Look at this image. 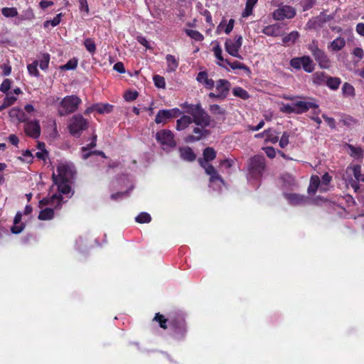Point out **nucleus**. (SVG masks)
Segmentation results:
<instances>
[{
  "mask_svg": "<svg viewBox=\"0 0 364 364\" xmlns=\"http://www.w3.org/2000/svg\"><path fill=\"white\" fill-rule=\"evenodd\" d=\"M225 50L232 56L236 57L238 58H242L241 55L239 54V47L236 46L234 41L230 38L227 39L225 43Z\"/></svg>",
  "mask_w": 364,
  "mask_h": 364,
  "instance_id": "nucleus-23",
  "label": "nucleus"
},
{
  "mask_svg": "<svg viewBox=\"0 0 364 364\" xmlns=\"http://www.w3.org/2000/svg\"><path fill=\"white\" fill-rule=\"evenodd\" d=\"M26 133L34 139L38 138L41 134V127L38 121H31L27 122L24 126Z\"/></svg>",
  "mask_w": 364,
  "mask_h": 364,
  "instance_id": "nucleus-14",
  "label": "nucleus"
},
{
  "mask_svg": "<svg viewBox=\"0 0 364 364\" xmlns=\"http://www.w3.org/2000/svg\"><path fill=\"white\" fill-rule=\"evenodd\" d=\"M321 180L318 176H312L310 180V184L308 188L309 194H315L320 185Z\"/></svg>",
  "mask_w": 364,
  "mask_h": 364,
  "instance_id": "nucleus-26",
  "label": "nucleus"
},
{
  "mask_svg": "<svg viewBox=\"0 0 364 364\" xmlns=\"http://www.w3.org/2000/svg\"><path fill=\"white\" fill-rule=\"evenodd\" d=\"M153 80L156 87L159 88H165L166 82L164 77L156 75L153 77Z\"/></svg>",
  "mask_w": 364,
  "mask_h": 364,
  "instance_id": "nucleus-44",
  "label": "nucleus"
},
{
  "mask_svg": "<svg viewBox=\"0 0 364 364\" xmlns=\"http://www.w3.org/2000/svg\"><path fill=\"white\" fill-rule=\"evenodd\" d=\"M135 220L138 223H147L151 220V217L149 213L142 212L136 217Z\"/></svg>",
  "mask_w": 364,
  "mask_h": 364,
  "instance_id": "nucleus-38",
  "label": "nucleus"
},
{
  "mask_svg": "<svg viewBox=\"0 0 364 364\" xmlns=\"http://www.w3.org/2000/svg\"><path fill=\"white\" fill-rule=\"evenodd\" d=\"M190 110H186V112L191 115L193 122L198 126L202 127H207L211 124V117L202 108L200 103L196 104L195 106H190Z\"/></svg>",
  "mask_w": 364,
  "mask_h": 364,
  "instance_id": "nucleus-2",
  "label": "nucleus"
},
{
  "mask_svg": "<svg viewBox=\"0 0 364 364\" xmlns=\"http://www.w3.org/2000/svg\"><path fill=\"white\" fill-rule=\"evenodd\" d=\"M166 59L168 63L167 71L168 72L175 71L178 66V63L177 62L175 57L172 55L168 54L166 56Z\"/></svg>",
  "mask_w": 364,
  "mask_h": 364,
  "instance_id": "nucleus-30",
  "label": "nucleus"
},
{
  "mask_svg": "<svg viewBox=\"0 0 364 364\" xmlns=\"http://www.w3.org/2000/svg\"><path fill=\"white\" fill-rule=\"evenodd\" d=\"M37 66H38V62L35 61L33 63L29 64L27 67L28 73L31 75H34L36 77H38L39 75V72L37 69Z\"/></svg>",
  "mask_w": 364,
  "mask_h": 364,
  "instance_id": "nucleus-50",
  "label": "nucleus"
},
{
  "mask_svg": "<svg viewBox=\"0 0 364 364\" xmlns=\"http://www.w3.org/2000/svg\"><path fill=\"white\" fill-rule=\"evenodd\" d=\"M316 0H306L303 4V10L307 11L312 8L315 4Z\"/></svg>",
  "mask_w": 364,
  "mask_h": 364,
  "instance_id": "nucleus-62",
  "label": "nucleus"
},
{
  "mask_svg": "<svg viewBox=\"0 0 364 364\" xmlns=\"http://www.w3.org/2000/svg\"><path fill=\"white\" fill-rule=\"evenodd\" d=\"M285 198L292 205H301L307 200L306 197L298 193H285Z\"/></svg>",
  "mask_w": 364,
  "mask_h": 364,
  "instance_id": "nucleus-20",
  "label": "nucleus"
},
{
  "mask_svg": "<svg viewBox=\"0 0 364 364\" xmlns=\"http://www.w3.org/2000/svg\"><path fill=\"white\" fill-rule=\"evenodd\" d=\"M343 95L353 96L355 95L354 87L349 83L345 82L342 87Z\"/></svg>",
  "mask_w": 364,
  "mask_h": 364,
  "instance_id": "nucleus-46",
  "label": "nucleus"
},
{
  "mask_svg": "<svg viewBox=\"0 0 364 364\" xmlns=\"http://www.w3.org/2000/svg\"><path fill=\"white\" fill-rule=\"evenodd\" d=\"M50 61V55L48 53H43L41 59L40 68L42 70H46L48 67Z\"/></svg>",
  "mask_w": 364,
  "mask_h": 364,
  "instance_id": "nucleus-48",
  "label": "nucleus"
},
{
  "mask_svg": "<svg viewBox=\"0 0 364 364\" xmlns=\"http://www.w3.org/2000/svg\"><path fill=\"white\" fill-rule=\"evenodd\" d=\"M84 46L87 50L91 54L94 53L96 50V45L94 41L90 38H87L84 41Z\"/></svg>",
  "mask_w": 364,
  "mask_h": 364,
  "instance_id": "nucleus-37",
  "label": "nucleus"
},
{
  "mask_svg": "<svg viewBox=\"0 0 364 364\" xmlns=\"http://www.w3.org/2000/svg\"><path fill=\"white\" fill-rule=\"evenodd\" d=\"M294 106L297 114L306 112L311 108L316 109L318 107V105L313 102L304 101H298L294 103Z\"/></svg>",
  "mask_w": 364,
  "mask_h": 364,
  "instance_id": "nucleus-17",
  "label": "nucleus"
},
{
  "mask_svg": "<svg viewBox=\"0 0 364 364\" xmlns=\"http://www.w3.org/2000/svg\"><path fill=\"white\" fill-rule=\"evenodd\" d=\"M328 77L324 73H316L314 74V82L317 84H321L325 82L326 84V80Z\"/></svg>",
  "mask_w": 364,
  "mask_h": 364,
  "instance_id": "nucleus-45",
  "label": "nucleus"
},
{
  "mask_svg": "<svg viewBox=\"0 0 364 364\" xmlns=\"http://www.w3.org/2000/svg\"><path fill=\"white\" fill-rule=\"evenodd\" d=\"M22 219V213L18 211L16 213L14 219V225L11 228V231L13 234L17 235L21 233L23 229L25 228V224L21 223Z\"/></svg>",
  "mask_w": 364,
  "mask_h": 364,
  "instance_id": "nucleus-19",
  "label": "nucleus"
},
{
  "mask_svg": "<svg viewBox=\"0 0 364 364\" xmlns=\"http://www.w3.org/2000/svg\"><path fill=\"white\" fill-rule=\"evenodd\" d=\"M263 150L269 158L273 159L275 157L276 151L273 147L267 146L264 148Z\"/></svg>",
  "mask_w": 364,
  "mask_h": 364,
  "instance_id": "nucleus-60",
  "label": "nucleus"
},
{
  "mask_svg": "<svg viewBox=\"0 0 364 364\" xmlns=\"http://www.w3.org/2000/svg\"><path fill=\"white\" fill-rule=\"evenodd\" d=\"M262 33L269 36H279L282 35V26L279 23H275L265 26Z\"/></svg>",
  "mask_w": 364,
  "mask_h": 364,
  "instance_id": "nucleus-22",
  "label": "nucleus"
},
{
  "mask_svg": "<svg viewBox=\"0 0 364 364\" xmlns=\"http://www.w3.org/2000/svg\"><path fill=\"white\" fill-rule=\"evenodd\" d=\"M299 37V33L298 31H294L289 33L287 36H284L282 38V41L284 43H294L296 40Z\"/></svg>",
  "mask_w": 364,
  "mask_h": 364,
  "instance_id": "nucleus-36",
  "label": "nucleus"
},
{
  "mask_svg": "<svg viewBox=\"0 0 364 364\" xmlns=\"http://www.w3.org/2000/svg\"><path fill=\"white\" fill-rule=\"evenodd\" d=\"M186 33L188 36L197 41H200L203 39V36L198 31L187 29Z\"/></svg>",
  "mask_w": 364,
  "mask_h": 364,
  "instance_id": "nucleus-42",
  "label": "nucleus"
},
{
  "mask_svg": "<svg viewBox=\"0 0 364 364\" xmlns=\"http://www.w3.org/2000/svg\"><path fill=\"white\" fill-rule=\"evenodd\" d=\"M267 140L275 144L279 141V133L272 129H269L264 132Z\"/></svg>",
  "mask_w": 364,
  "mask_h": 364,
  "instance_id": "nucleus-34",
  "label": "nucleus"
},
{
  "mask_svg": "<svg viewBox=\"0 0 364 364\" xmlns=\"http://www.w3.org/2000/svg\"><path fill=\"white\" fill-rule=\"evenodd\" d=\"M136 40L140 44L143 45L146 48H148V49L151 48L149 43L144 37H143L141 36H138L136 38Z\"/></svg>",
  "mask_w": 364,
  "mask_h": 364,
  "instance_id": "nucleus-64",
  "label": "nucleus"
},
{
  "mask_svg": "<svg viewBox=\"0 0 364 364\" xmlns=\"http://www.w3.org/2000/svg\"><path fill=\"white\" fill-rule=\"evenodd\" d=\"M16 101V97L14 96H9L7 95L6 97L4 100V103L6 104V106L9 107L13 105Z\"/></svg>",
  "mask_w": 364,
  "mask_h": 364,
  "instance_id": "nucleus-61",
  "label": "nucleus"
},
{
  "mask_svg": "<svg viewBox=\"0 0 364 364\" xmlns=\"http://www.w3.org/2000/svg\"><path fill=\"white\" fill-rule=\"evenodd\" d=\"M208 77L207 72L206 71H201V72L198 73V74L197 75V77H196V80L200 83L204 84L205 81L206 80H208Z\"/></svg>",
  "mask_w": 364,
  "mask_h": 364,
  "instance_id": "nucleus-59",
  "label": "nucleus"
},
{
  "mask_svg": "<svg viewBox=\"0 0 364 364\" xmlns=\"http://www.w3.org/2000/svg\"><path fill=\"white\" fill-rule=\"evenodd\" d=\"M350 150V156L352 157L363 158V150L360 147H355L351 144H348Z\"/></svg>",
  "mask_w": 364,
  "mask_h": 364,
  "instance_id": "nucleus-39",
  "label": "nucleus"
},
{
  "mask_svg": "<svg viewBox=\"0 0 364 364\" xmlns=\"http://www.w3.org/2000/svg\"><path fill=\"white\" fill-rule=\"evenodd\" d=\"M353 171V174L355 180L359 182L360 178L362 177L361 166L360 165H354L350 167Z\"/></svg>",
  "mask_w": 364,
  "mask_h": 364,
  "instance_id": "nucleus-49",
  "label": "nucleus"
},
{
  "mask_svg": "<svg viewBox=\"0 0 364 364\" xmlns=\"http://www.w3.org/2000/svg\"><path fill=\"white\" fill-rule=\"evenodd\" d=\"M281 112L287 114L294 113L296 114V111L295 109L294 103L292 105H284L282 107H281Z\"/></svg>",
  "mask_w": 364,
  "mask_h": 364,
  "instance_id": "nucleus-53",
  "label": "nucleus"
},
{
  "mask_svg": "<svg viewBox=\"0 0 364 364\" xmlns=\"http://www.w3.org/2000/svg\"><path fill=\"white\" fill-rule=\"evenodd\" d=\"M193 122L191 116L183 115L176 121V129L179 131L185 129Z\"/></svg>",
  "mask_w": 364,
  "mask_h": 364,
  "instance_id": "nucleus-24",
  "label": "nucleus"
},
{
  "mask_svg": "<svg viewBox=\"0 0 364 364\" xmlns=\"http://www.w3.org/2000/svg\"><path fill=\"white\" fill-rule=\"evenodd\" d=\"M341 83V81L339 77L328 76L326 80V85L331 90H337Z\"/></svg>",
  "mask_w": 364,
  "mask_h": 364,
  "instance_id": "nucleus-32",
  "label": "nucleus"
},
{
  "mask_svg": "<svg viewBox=\"0 0 364 364\" xmlns=\"http://www.w3.org/2000/svg\"><path fill=\"white\" fill-rule=\"evenodd\" d=\"M179 152L183 159H196V154L193 153L191 148L188 146L180 148Z\"/></svg>",
  "mask_w": 364,
  "mask_h": 364,
  "instance_id": "nucleus-28",
  "label": "nucleus"
},
{
  "mask_svg": "<svg viewBox=\"0 0 364 364\" xmlns=\"http://www.w3.org/2000/svg\"><path fill=\"white\" fill-rule=\"evenodd\" d=\"M315 60L322 69H328L331 66L330 60L326 53L318 47L317 42L313 41L308 46Z\"/></svg>",
  "mask_w": 364,
  "mask_h": 364,
  "instance_id": "nucleus-5",
  "label": "nucleus"
},
{
  "mask_svg": "<svg viewBox=\"0 0 364 364\" xmlns=\"http://www.w3.org/2000/svg\"><path fill=\"white\" fill-rule=\"evenodd\" d=\"M302 61L301 57L300 58H294L290 60V65L296 70H300L301 68Z\"/></svg>",
  "mask_w": 364,
  "mask_h": 364,
  "instance_id": "nucleus-52",
  "label": "nucleus"
},
{
  "mask_svg": "<svg viewBox=\"0 0 364 364\" xmlns=\"http://www.w3.org/2000/svg\"><path fill=\"white\" fill-rule=\"evenodd\" d=\"M88 127V122L82 114H75L69 120L68 129L70 133L76 137H79L82 132Z\"/></svg>",
  "mask_w": 364,
  "mask_h": 364,
  "instance_id": "nucleus-4",
  "label": "nucleus"
},
{
  "mask_svg": "<svg viewBox=\"0 0 364 364\" xmlns=\"http://www.w3.org/2000/svg\"><path fill=\"white\" fill-rule=\"evenodd\" d=\"M1 13L5 17H14L18 15L17 9L14 7H4L1 9Z\"/></svg>",
  "mask_w": 364,
  "mask_h": 364,
  "instance_id": "nucleus-41",
  "label": "nucleus"
},
{
  "mask_svg": "<svg viewBox=\"0 0 364 364\" xmlns=\"http://www.w3.org/2000/svg\"><path fill=\"white\" fill-rule=\"evenodd\" d=\"M138 92L136 91H127L124 94V99L127 101L131 102L136 99Z\"/></svg>",
  "mask_w": 364,
  "mask_h": 364,
  "instance_id": "nucleus-54",
  "label": "nucleus"
},
{
  "mask_svg": "<svg viewBox=\"0 0 364 364\" xmlns=\"http://www.w3.org/2000/svg\"><path fill=\"white\" fill-rule=\"evenodd\" d=\"M289 134L288 132H284L279 140V146L282 148H284L289 144Z\"/></svg>",
  "mask_w": 364,
  "mask_h": 364,
  "instance_id": "nucleus-56",
  "label": "nucleus"
},
{
  "mask_svg": "<svg viewBox=\"0 0 364 364\" xmlns=\"http://www.w3.org/2000/svg\"><path fill=\"white\" fill-rule=\"evenodd\" d=\"M210 111L214 114L225 115V110L218 105H211L209 107Z\"/></svg>",
  "mask_w": 364,
  "mask_h": 364,
  "instance_id": "nucleus-47",
  "label": "nucleus"
},
{
  "mask_svg": "<svg viewBox=\"0 0 364 364\" xmlns=\"http://www.w3.org/2000/svg\"><path fill=\"white\" fill-rule=\"evenodd\" d=\"M154 321L159 323V326L163 329H167L168 326L167 323H169V318H166L163 314H161L160 313H156L155 314V316L153 319Z\"/></svg>",
  "mask_w": 364,
  "mask_h": 364,
  "instance_id": "nucleus-31",
  "label": "nucleus"
},
{
  "mask_svg": "<svg viewBox=\"0 0 364 364\" xmlns=\"http://www.w3.org/2000/svg\"><path fill=\"white\" fill-rule=\"evenodd\" d=\"M38 159H46L49 157V154L46 149L36 151L34 155Z\"/></svg>",
  "mask_w": 364,
  "mask_h": 364,
  "instance_id": "nucleus-58",
  "label": "nucleus"
},
{
  "mask_svg": "<svg viewBox=\"0 0 364 364\" xmlns=\"http://www.w3.org/2000/svg\"><path fill=\"white\" fill-rule=\"evenodd\" d=\"M81 102L77 95L66 96L59 103L58 113L60 117L72 114L77 109Z\"/></svg>",
  "mask_w": 364,
  "mask_h": 364,
  "instance_id": "nucleus-3",
  "label": "nucleus"
},
{
  "mask_svg": "<svg viewBox=\"0 0 364 364\" xmlns=\"http://www.w3.org/2000/svg\"><path fill=\"white\" fill-rule=\"evenodd\" d=\"M77 60L72 59L70 60L67 63L61 66L62 70H74L77 68Z\"/></svg>",
  "mask_w": 364,
  "mask_h": 364,
  "instance_id": "nucleus-51",
  "label": "nucleus"
},
{
  "mask_svg": "<svg viewBox=\"0 0 364 364\" xmlns=\"http://www.w3.org/2000/svg\"><path fill=\"white\" fill-rule=\"evenodd\" d=\"M200 165L205 169V173L210 176V183L220 181L223 183V179L219 175L218 171L210 163V161H198Z\"/></svg>",
  "mask_w": 364,
  "mask_h": 364,
  "instance_id": "nucleus-11",
  "label": "nucleus"
},
{
  "mask_svg": "<svg viewBox=\"0 0 364 364\" xmlns=\"http://www.w3.org/2000/svg\"><path fill=\"white\" fill-rule=\"evenodd\" d=\"M53 178L58 187V191H59L58 194H68L71 191L70 183H73V181L58 179L55 177L54 173L53 174Z\"/></svg>",
  "mask_w": 364,
  "mask_h": 364,
  "instance_id": "nucleus-16",
  "label": "nucleus"
},
{
  "mask_svg": "<svg viewBox=\"0 0 364 364\" xmlns=\"http://www.w3.org/2000/svg\"><path fill=\"white\" fill-rule=\"evenodd\" d=\"M296 15V10L291 6L284 5L276 9L273 13V18L277 21L284 18H292Z\"/></svg>",
  "mask_w": 364,
  "mask_h": 364,
  "instance_id": "nucleus-9",
  "label": "nucleus"
},
{
  "mask_svg": "<svg viewBox=\"0 0 364 364\" xmlns=\"http://www.w3.org/2000/svg\"><path fill=\"white\" fill-rule=\"evenodd\" d=\"M213 51H214L215 56L218 60H219L220 61H222V62H223V61L225 62V60L222 56V49H221L220 46H219V44H218L215 47L213 48Z\"/></svg>",
  "mask_w": 364,
  "mask_h": 364,
  "instance_id": "nucleus-57",
  "label": "nucleus"
},
{
  "mask_svg": "<svg viewBox=\"0 0 364 364\" xmlns=\"http://www.w3.org/2000/svg\"><path fill=\"white\" fill-rule=\"evenodd\" d=\"M225 63L227 64H228L231 67V68L233 70L240 69V70H245L247 71H250L248 67H247L245 65H244L238 61H235L233 63H230L228 60L225 59Z\"/></svg>",
  "mask_w": 364,
  "mask_h": 364,
  "instance_id": "nucleus-43",
  "label": "nucleus"
},
{
  "mask_svg": "<svg viewBox=\"0 0 364 364\" xmlns=\"http://www.w3.org/2000/svg\"><path fill=\"white\" fill-rule=\"evenodd\" d=\"M182 114L178 108L159 110L155 117L156 124H165L168 119L176 118Z\"/></svg>",
  "mask_w": 364,
  "mask_h": 364,
  "instance_id": "nucleus-7",
  "label": "nucleus"
},
{
  "mask_svg": "<svg viewBox=\"0 0 364 364\" xmlns=\"http://www.w3.org/2000/svg\"><path fill=\"white\" fill-rule=\"evenodd\" d=\"M156 139L163 146L168 147L176 146V141L173 139V134L170 130L164 129L158 132L156 134Z\"/></svg>",
  "mask_w": 364,
  "mask_h": 364,
  "instance_id": "nucleus-10",
  "label": "nucleus"
},
{
  "mask_svg": "<svg viewBox=\"0 0 364 364\" xmlns=\"http://www.w3.org/2000/svg\"><path fill=\"white\" fill-rule=\"evenodd\" d=\"M113 69L119 73H124L125 68L124 64L122 62H117L114 64Z\"/></svg>",
  "mask_w": 364,
  "mask_h": 364,
  "instance_id": "nucleus-63",
  "label": "nucleus"
},
{
  "mask_svg": "<svg viewBox=\"0 0 364 364\" xmlns=\"http://www.w3.org/2000/svg\"><path fill=\"white\" fill-rule=\"evenodd\" d=\"M205 127H195L193 129V134L188 135L185 141L186 142H193L200 140L203 138H205L210 135V132L208 129H205Z\"/></svg>",
  "mask_w": 364,
  "mask_h": 364,
  "instance_id": "nucleus-12",
  "label": "nucleus"
},
{
  "mask_svg": "<svg viewBox=\"0 0 364 364\" xmlns=\"http://www.w3.org/2000/svg\"><path fill=\"white\" fill-rule=\"evenodd\" d=\"M302 65L301 68L307 73H312L315 68V64L313 60L308 55L301 57Z\"/></svg>",
  "mask_w": 364,
  "mask_h": 364,
  "instance_id": "nucleus-25",
  "label": "nucleus"
},
{
  "mask_svg": "<svg viewBox=\"0 0 364 364\" xmlns=\"http://www.w3.org/2000/svg\"><path fill=\"white\" fill-rule=\"evenodd\" d=\"M63 203V196L60 194L55 193L50 198H44L40 200V205H53L55 208L61 207Z\"/></svg>",
  "mask_w": 364,
  "mask_h": 364,
  "instance_id": "nucleus-15",
  "label": "nucleus"
},
{
  "mask_svg": "<svg viewBox=\"0 0 364 364\" xmlns=\"http://www.w3.org/2000/svg\"><path fill=\"white\" fill-rule=\"evenodd\" d=\"M231 87L230 82L228 80L220 79L216 82V90L220 94V97L226 98L228 95Z\"/></svg>",
  "mask_w": 364,
  "mask_h": 364,
  "instance_id": "nucleus-18",
  "label": "nucleus"
},
{
  "mask_svg": "<svg viewBox=\"0 0 364 364\" xmlns=\"http://www.w3.org/2000/svg\"><path fill=\"white\" fill-rule=\"evenodd\" d=\"M95 141L96 136L93 137V141L87 146V147L82 148V156L85 159L92 156H100L104 159L107 158L105 153L101 151H90L92 148L96 146Z\"/></svg>",
  "mask_w": 364,
  "mask_h": 364,
  "instance_id": "nucleus-13",
  "label": "nucleus"
},
{
  "mask_svg": "<svg viewBox=\"0 0 364 364\" xmlns=\"http://www.w3.org/2000/svg\"><path fill=\"white\" fill-rule=\"evenodd\" d=\"M203 159H215L216 158V151L212 147H207L203 150Z\"/></svg>",
  "mask_w": 364,
  "mask_h": 364,
  "instance_id": "nucleus-40",
  "label": "nucleus"
},
{
  "mask_svg": "<svg viewBox=\"0 0 364 364\" xmlns=\"http://www.w3.org/2000/svg\"><path fill=\"white\" fill-rule=\"evenodd\" d=\"M96 111L100 114L109 113L113 106L109 104H95Z\"/></svg>",
  "mask_w": 364,
  "mask_h": 364,
  "instance_id": "nucleus-35",
  "label": "nucleus"
},
{
  "mask_svg": "<svg viewBox=\"0 0 364 364\" xmlns=\"http://www.w3.org/2000/svg\"><path fill=\"white\" fill-rule=\"evenodd\" d=\"M58 175L55 176L57 178L73 181L76 176L75 167L72 164H60L57 168Z\"/></svg>",
  "mask_w": 364,
  "mask_h": 364,
  "instance_id": "nucleus-6",
  "label": "nucleus"
},
{
  "mask_svg": "<svg viewBox=\"0 0 364 364\" xmlns=\"http://www.w3.org/2000/svg\"><path fill=\"white\" fill-rule=\"evenodd\" d=\"M345 45V39L343 38L338 37L330 43L328 48H331L333 51H338L341 50Z\"/></svg>",
  "mask_w": 364,
  "mask_h": 364,
  "instance_id": "nucleus-27",
  "label": "nucleus"
},
{
  "mask_svg": "<svg viewBox=\"0 0 364 364\" xmlns=\"http://www.w3.org/2000/svg\"><path fill=\"white\" fill-rule=\"evenodd\" d=\"M234 96L240 97L242 100H247L250 97L249 93L240 87H235L232 89Z\"/></svg>",
  "mask_w": 364,
  "mask_h": 364,
  "instance_id": "nucleus-33",
  "label": "nucleus"
},
{
  "mask_svg": "<svg viewBox=\"0 0 364 364\" xmlns=\"http://www.w3.org/2000/svg\"><path fill=\"white\" fill-rule=\"evenodd\" d=\"M169 326L172 336L178 340L185 338L188 329L185 315L182 313H176L169 317Z\"/></svg>",
  "mask_w": 364,
  "mask_h": 364,
  "instance_id": "nucleus-1",
  "label": "nucleus"
},
{
  "mask_svg": "<svg viewBox=\"0 0 364 364\" xmlns=\"http://www.w3.org/2000/svg\"><path fill=\"white\" fill-rule=\"evenodd\" d=\"M265 167V161H250L247 166L248 177L254 179L259 178Z\"/></svg>",
  "mask_w": 364,
  "mask_h": 364,
  "instance_id": "nucleus-8",
  "label": "nucleus"
},
{
  "mask_svg": "<svg viewBox=\"0 0 364 364\" xmlns=\"http://www.w3.org/2000/svg\"><path fill=\"white\" fill-rule=\"evenodd\" d=\"M11 82L9 79H5L0 85V91L4 93L7 92L11 87Z\"/></svg>",
  "mask_w": 364,
  "mask_h": 364,
  "instance_id": "nucleus-55",
  "label": "nucleus"
},
{
  "mask_svg": "<svg viewBox=\"0 0 364 364\" xmlns=\"http://www.w3.org/2000/svg\"><path fill=\"white\" fill-rule=\"evenodd\" d=\"M9 114L13 121L16 120L18 122H26L28 120L25 112L18 108H12L9 111Z\"/></svg>",
  "mask_w": 364,
  "mask_h": 364,
  "instance_id": "nucleus-21",
  "label": "nucleus"
},
{
  "mask_svg": "<svg viewBox=\"0 0 364 364\" xmlns=\"http://www.w3.org/2000/svg\"><path fill=\"white\" fill-rule=\"evenodd\" d=\"M54 217V210L53 208H46L42 210L38 215V219L41 220H48Z\"/></svg>",
  "mask_w": 364,
  "mask_h": 364,
  "instance_id": "nucleus-29",
  "label": "nucleus"
}]
</instances>
